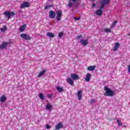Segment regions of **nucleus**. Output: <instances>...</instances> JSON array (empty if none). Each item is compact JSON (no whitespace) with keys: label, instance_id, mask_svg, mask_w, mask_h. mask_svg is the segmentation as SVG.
Wrapping results in <instances>:
<instances>
[{"label":"nucleus","instance_id":"1","mask_svg":"<svg viewBox=\"0 0 130 130\" xmlns=\"http://www.w3.org/2000/svg\"><path fill=\"white\" fill-rule=\"evenodd\" d=\"M109 2H110V0H100V5L101 6L99 7L100 9L97 10L95 12L97 16H102L103 14V9L105 7V5H107Z\"/></svg>","mask_w":130,"mask_h":130},{"label":"nucleus","instance_id":"2","mask_svg":"<svg viewBox=\"0 0 130 130\" xmlns=\"http://www.w3.org/2000/svg\"><path fill=\"white\" fill-rule=\"evenodd\" d=\"M105 90L106 91V93H105V96L112 97V96L114 95V91H112L107 86H105Z\"/></svg>","mask_w":130,"mask_h":130},{"label":"nucleus","instance_id":"3","mask_svg":"<svg viewBox=\"0 0 130 130\" xmlns=\"http://www.w3.org/2000/svg\"><path fill=\"white\" fill-rule=\"evenodd\" d=\"M4 15H5L6 18H7L8 19H11V17H13V16L16 15V13H15V12H11L10 11H7L4 12Z\"/></svg>","mask_w":130,"mask_h":130},{"label":"nucleus","instance_id":"4","mask_svg":"<svg viewBox=\"0 0 130 130\" xmlns=\"http://www.w3.org/2000/svg\"><path fill=\"white\" fill-rule=\"evenodd\" d=\"M56 19L57 21H60L61 20V17H62V11L59 10L56 12Z\"/></svg>","mask_w":130,"mask_h":130},{"label":"nucleus","instance_id":"5","mask_svg":"<svg viewBox=\"0 0 130 130\" xmlns=\"http://www.w3.org/2000/svg\"><path fill=\"white\" fill-rule=\"evenodd\" d=\"M56 17V13L55 12L52 10H50L49 12V18L50 19H55V18Z\"/></svg>","mask_w":130,"mask_h":130},{"label":"nucleus","instance_id":"6","mask_svg":"<svg viewBox=\"0 0 130 130\" xmlns=\"http://www.w3.org/2000/svg\"><path fill=\"white\" fill-rule=\"evenodd\" d=\"M20 37H21V38L24 40H31L30 36L26 34H21L20 35Z\"/></svg>","mask_w":130,"mask_h":130},{"label":"nucleus","instance_id":"7","mask_svg":"<svg viewBox=\"0 0 130 130\" xmlns=\"http://www.w3.org/2000/svg\"><path fill=\"white\" fill-rule=\"evenodd\" d=\"M9 44H10V43L9 42H3L2 45L0 46V49H6Z\"/></svg>","mask_w":130,"mask_h":130},{"label":"nucleus","instance_id":"8","mask_svg":"<svg viewBox=\"0 0 130 130\" xmlns=\"http://www.w3.org/2000/svg\"><path fill=\"white\" fill-rule=\"evenodd\" d=\"M71 77L73 81H76V80H80V77L76 74H72L71 75Z\"/></svg>","mask_w":130,"mask_h":130},{"label":"nucleus","instance_id":"9","mask_svg":"<svg viewBox=\"0 0 130 130\" xmlns=\"http://www.w3.org/2000/svg\"><path fill=\"white\" fill-rule=\"evenodd\" d=\"M28 7H30V3H29V2H24L20 5L21 9H24V8H28Z\"/></svg>","mask_w":130,"mask_h":130},{"label":"nucleus","instance_id":"10","mask_svg":"<svg viewBox=\"0 0 130 130\" xmlns=\"http://www.w3.org/2000/svg\"><path fill=\"white\" fill-rule=\"evenodd\" d=\"M80 43L82 45H84V46H86L89 43V42H88V40H87L81 39L80 41Z\"/></svg>","mask_w":130,"mask_h":130},{"label":"nucleus","instance_id":"11","mask_svg":"<svg viewBox=\"0 0 130 130\" xmlns=\"http://www.w3.org/2000/svg\"><path fill=\"white\" fill-rule=\"evenodd\" d=\"M91 75L90 73H87L84 78V80L86 82H90V80H91Z\"/></svg>","mask_w":130,"mask_h":130},{"label":"nucleus","instance_id":"12","mask_svg":"<svg viewBox=\"0 0 130 130\" xmlns=\"http://www.w3.org/2000/svg\"><path fill=\"white\" fill-rule=\"evenodd\" d=\"M78 0H71L68 2V7L69 8H72V6H74V4L72 3V2H73L74 3H76Z\"/></svg>","mask_w":130,"mask_h":130},{"label":"nucleus","instance_id":"13","mask_svg":"<svg viewBox=\"0 0 130 130\" xmlns=\"http://www.w3.org/2000/svg\"><path fill=\"white\" fill-rule=\"evenodd\" d=\"M62 127H63V125L62 124V123H61V122H59L55 126L56 130H58L60 128H62Z\"/></svg>","mask_w":130,"mask_h":130},{"label":"nucleus","instance_id":"14","mask_svg":"<svg viewBox=\"0 0 130 130\" xmlns=\"http://www.w3.org/2000/svg\"><path fill=\"white\" fill-rule=\"evenodd\" d=\"M7 100V96L6 95H4L0 98V101L2 102V103H4V102H5Z\"/></svg>","mask_w":130,"mask_h":130},{"label":"nucleus","instance_id":"15","mask_svg":"<svg viewBox=\"0 0 130 130\" xmlns=\"http://www.w3.org/2000/svg\"><path fill=\"white\" fill-rule=\"evenodd\" d=\"M120 46V44L119 43H117L115 44L114 48H113V51H116L117 49H118V48Z\"/></svg>","mask_w":130,"mask_h":130},{"label":"nucleus","instance_id":"16","mask_svg":"<svg viewBox=\"0 0 130 130\" xmlns=\"http://www.w3.org/2000/svg\"><path fill=\"white\" fill-rule=\"evenodd\" d=\"M26 27H27V25L25 24H23L19 28V31H20V32H23L25 30V29H26Z\"/></svg>","mask_w":130,"mask_h":130},{"label":"nucleus","instance_id":"17","mask_svg":"<svg viewBox=\"0 0 130 130\" xmlns=\"http://www.w3.org/2000/svg\"><path fill=\"white\" fill-rule=\"evenodd\" d=\"M82 90H79L77 92V97H78V99L81 100L82 99Z\"/></svg>","mask_w":130,"mask_h":130},{"label":"nucleus","instance_id":"18","mask_svg":"<svg viewBox=\"0 0 130 130\" xmlns=\"http://www.w3.org/2000/svg\"><path fill=\"white\" fill-rule=\"evenodd\" d=\"M67 82L69 83V84H70V85H71L72 86L74 85V81H73V80L70 78H67Z\"/></svg>","mask_w":130,"mask_h":130},{"label":"nucleus","instance_id":"19","mask_svg":"<svg viewBox=\"0 0 130 130\" xmlns=\"http://www.w3.org/2000/svg\"><path fill=\"white\" fill-rule=\"evenodd\" d=\"M95 68H96L95 66H89L87 68V70L92 71H94V70H95Z\"/></svg>","mask_w":130,"mask_h":130},{"label":"nucleus","instance_id":"20","mask_svg":"<svg viewBox=\"0 0 130 130\" xmlns=\"http://www.w3.org/2000/svg\"><path fill=\"white\" fill-rule=\"evenodd\" d=\"M56 89L57 90L59 93H61V92H63V88L60 87L59 86H56Z\"/></svg>","mask_w":130,"mask_h":130},{"label":"nucleus","instance_id":"21","mask_svg":"<svg viewBox=\"0 0 130 130\" xmlns=\"http://www.w3.org/2000/svg\"><path fill=\"white\" fill-rule=\"evenodd\" d=\"M46 73V70H43L41 72L39 73L38 78H40L43 75H44Z\"/></svg>","mask_w":130,"mask_h":130},{"label":"nucleus","instance_id":"22","mask_svg":"<svg viewBox=\"0 0 130 130\" xmlns=\"http://www.w3.org/2000/svg\"><path fill=\"white\" fill-rule=\"evenodd\" d=\"M51 108H52V105L48 103L46 107V109H47V110H49V109H51Z\"/></svg>","mask_w":130,"mask_h":130},{"label":"nucleus","instance_id":"23","mask_svg":"<svg viewBox=\"0 0 130 130\" xmlns=\"http://www.w3.org/2000/svg\"><path fill=\"white\" fill-rule=\"evenodd\" d=\"M47 36H48V37H50V38H53L54 37V34L49 32L47 33Z\"/></svg>","mask_w":130,"mask_h":130},{"label":"nucleus","instance_id":"24","mask_svg":"<svg viewBox=\"0 0 130 130\" xmlns=\"http://www.w3.org/2000/svg\"><path fill=\"white\" fill-rule=\"evenodd\" d=\"M0 30L2 32H6L7 31V26L4 25V27L0 28Z\"/></svg>","mask_w":130,"mask_h":130},{"label":"nucleus","instance_id":"25","mask_svg":"<svg viewBox=\"0 0 130 130\" xmlns=\"http://www.w3.org/2000/svg\"><path fill=\"white\" fill-rule=\"evenodd\" d=\"M116 120L117 121L118 125H119V126H121V125H122V123H121V121L118 120L117 118H116Z\"/></svg>","mask_w":130,"mask_h":130},{"label":"nucleus","instance_id":"26","mask_svg":"<svg viewBox=\"0 0 130 130\" xmlns=\"http://www.w3.org/2000/svg\"><path fill=\"white\" fill-rule=\"evenodd\" d=\"M39 98L41 99L42 100H44V95H43V93H41L39 95Z\"/></svg>","mask_w":130,"mask_h":130},{"label":"nucleus","instance_id":"27","mask_svg":"<svg viewBox=\"0 0 130 130\" xmlns=\"http://www.w3.org/2000/svg\"><path fill=\"white\" fill-rule=\"evenodd\" d=\"M116 24H117V21H115L112 24L111 26V29H112V28H113V27H115V25H116Z\"/></svg>","mask_w":130,"mask_h":130},{"label":"nucleus","instance_id":"28","mask_svg":"<svg viewBox=\"0 0 130 130\" xmlns=\"http://www.w3.org/2000/svg\"><path fill=\"white\" fill-rule=\"evenodd\" d=\"M105 32H106L107 33H110L111 32V29L109 28H105Z\"/></svg>","mask_w":130,"mask_h":130},{"label":"nucleus","instance_id":"29","mask_svg":"<svg viewBox=\"0 0 130 130\" xmlns=\"http://www.w3.org/2000/svg\"><path fill=\"white\" fill-rule=\"evenodd\" d=\"M52 5H46L45 7V10H48V9H49V8H52Z\"/></svg>","mask_w":130,"mask_h":130},{"label":"nucleus","instance_id":"30","mask_svg":"<svg viewBox=\"0 0 130 130\" xmlns=\"http://www.w3.org/2000/svg\"><path fill=\"white\" fill-rule=\"evenodd\" d=\"M63 36V34L62 32H60L58 33V37H60V38H61Z\"/></svg>","mask_w":130,"mask_h":130},{"label":"nucleus","instance_id":"31","mask_svg":"<svg viewBox=\"0 0 130 130\" xmlns=\"http://www.w3.org/2000/svg\"><path fill=\"white\" fill-rule=\"evenodd\" d=\"M79 4L78 2L74 3V7L75 8H77L78 7V6H79Z\"/></svg>","mask_w":130,"mask_h":130},{"label":"nucleus","instance_id":"32","mask_svg":"<svg viewBox=\"0 0 130 130\" xmlns=\"http://www.w3.org/2000/svg\"><path fill=\"white\" fill-rule=\"evenodd\" d=\"M46 128H47V129H49V128H51V126L49 125H46Z\"/></svg>","mask_w":130,"mask_h":130},{"label":"nucleus","instance_id":"33","mask_svg":"<svg viewBox=\"0 0 130 130\" xmlns=\"http://www.w3.org/2000/svg\"><path fill=\"white\" fill-rule=\"evenodd\" d=\"M91 8H92V9H94V8H95V7H96V4H95V3H93L92 4V5H91Z\"/></svg>","mask_w":130,"mask_h":130},{"label":"nucleus","instance_id":"34","mask_svg":"<svg viewBox=\"0 0 130 130\" xmlns=\"http://www.w3.org/2000/svg\"><path fill=\"white\" fill-rule=\"evenodd\" d=\"M82 37H83L82 36V35H79V36H77V37H76V38H77V39H80V38H82Z\"/></svg>","mask_w":130,"mask_h":130},{"label":"nucleus","instance_id":"35","mask_svg":"<svg viewBox=\"0 0 130 130\" xmlns=\"http://www.w3.org/2000/svg\"><path fill=\"white\" fill-rule=\"evenodd\" d=\"M81 19V17H75V20H76V21H79Z\"/></svg>","mask_w":130,"mask_h":130},{"label":"nucleus","instance_id":"36","mask_svg":"<svg viewBox=\"0 0 130 130\" xmlns=\"http://www.w3.org/2000/svg\"><path fill=\"white\" fill-rule=\"evenodd\" d=\"M48 98H51L52 97V95L50 94H48L47 95Z\"/></svg>","mask_w":130,"mask_h":130},{"label":"nucleus","instance_id":"37","mask_svg":"<svg viewBox=\"0 0 130 130\" xmlns=\"http://www.w3.org/2000/svg\"><path fill=\"white\" fill-rule=\"evenodd\" d=\"M94 102H95V100H91L90 101V103L91 104L94 103Z\"/></svg>","mask_w":130,"mask_h":130},{"label":"nucleus","instance_id":"38","mask_svg":"<svg viewBox=\"0 0 130 130\" xmlns=\"http://www.w3.org/2000/svg\"><path fill=\"white\" fill-rule=\"evenodd\" d=\"M128 73H130V64L128 66Z\"/></svg>","mask_w":130,"mask_h":130},{"label":"nucleus","instance_id":"39","mask_svg":"<svg viewBox=\"0 0 130 130\" xmlns=\"http://www.w3.org/2000/svg\"><path fill=\"white\" fill-rule=\"evenodd\" d=\"M92 2H94V1H95V0H92Z\"/></svg>","mask_w":130,"mask_h":130},{"label":"nucleus","instance_id":"40","mask_svg":"<svg viewBox=\"0 0 130 130\" xmlns=\"http://www.w3.org/2000/svg\"><path fill=\"white\" fill-rule=\"evenodd\" d=\"M129 36H130V34H129Z\"/></svg>","mask_w":130,"mask_h":130},{"label":"nucleus","instance_id":"41","mask_svg":"<svg viewBox=\"0 0 130 130\" xmlns=\"http://www.w3.org/2000/svg\"><path fill=\"white\" fill-rule=\"evenodd\" d=\"M49 1H51V0H49Z\"/></svg>","mask_w":130,"mask_h":130}]
</instances>
